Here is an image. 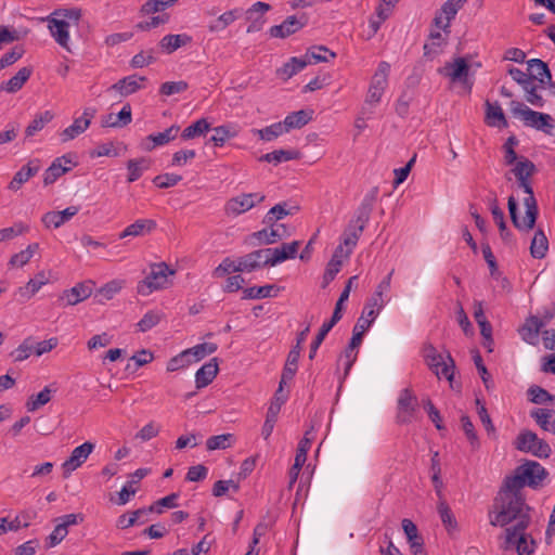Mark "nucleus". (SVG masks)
<instances>
[{
  "label": "nucleus",
  "mask_w": 555,
  "mask_h": 555,
  "mask_svg": "<svg viewBox=\"0 0 555 555\" xmlns=\"http://www.w3.org/2000/svg\"><path fill=\"white\" fill-rule=\"evenodd\" d=\"M386 87L387 85L383 81H378L372 78L365 102L370 105H376L379 103Z\"/></svg>",
  "instance_id": "338daca9"
},
{
  "label": "nucleus",
  "mask_w": 555,
  "mask_h": 555,
  "mask_svg": "<svg viewBox=\"0 0 555 555\" xmlns=\"http://www.w3.org/2000/svg\"><path fill=\"white\" fill-rule=\"evenodd\" d=\"M443 38L439 31L431 33L429 35V42H425L424 57L428 60H434L437 55H439L442 51Z\"/></svg>",
  "instance_id": "49530a36"
},
{
  "label": "nucleus",
  "mask_w": 555,
  "mask_h": 555,
  "mask_svg": "<svg viewBox=\"0 0 555 555\" xmlns=\"http://www.w3.org/2000/svg\"><path fill=\"white\" fill-rule=\"evenodd\" d=\"M496 514L490 515V524L494 527H504L513 521L516 524L507 529L526 530L531 521V507L520 490L506 488L503 482L494 500Z\"/></svg>",
  "instance_id": "f257e3e1"
},
{
  "label": "nucleus",
  "mask_w": 555,
  "mask_h": 555,
  "mask_svg": "<svg viewBox=\"0 0 555 555\" xmlns=\"http://www.w3.org/2000/svg\"><path fill=\"white\" fill-rule=\"evenodd\" d=\"M548 250V241L544 232L539 229L531 241L530 254L535 259H542L545 257Z\"/></svg>",
  "instance_id": "37998d69"
},
{
  "label": "nucleus",
  "mask_w": 555,
  "mask_h": 555,
  "mask_svg": "<svg viewBox=\"0 0 555 555\" xmlns=\"http://www.w3.org/2000/svg\"><path fill=\"white\" fill-rule=\"evenodd\" d=\"M362 339L363 338H361L360 333H352L350 343L344 351V357L347 359L346 365H345V374H348L353 362L356 361L357 352L353 353V351L362 344Z\"/></svg>",
  "instance_id": "13d9d810"
},
{
  "label": "nucleus",
  "mask_w": 555,
  "mask_h": 555,
  "mask_svg": "<svg viewBox=\"0 0 555 555\" xmlns=\"http://www.w3.org/2000/svg\"><path fill=\"white\" fill-rule=\"evenodd\" d=\"M287 400V396L283 393V389L281 387L274 393V397L270 403V406L267 412L266 421L261 429V435L264 440L269 439L271 436L274 425L278 420V415L281 411V406Z\"/></svg>",
  "instance_id": "f8f14e48"
},
{
  "label": "nucleus",
  "mask_w": 555,
  "mask_h": 555,
  "mask_svg": "<svg viewBox=\"0 0 555 555\" xmlns=\"http://www.w3.org/2000/svg\"><path fill=\"white\" fill-rule=\"evenodd\" d=\"M54 115L50 111H46L37 115L25 129L26 138L34 137L37 132L42 130L47 124L53 119Z\"/></svg>",
  "instance_id": "8fccbe9b"
},
{
  "label": "nucleus",
  "mask_w": 555,
  "mask_h": 555,
  "mask_svg": "<svg viewBox=\"0 0 555 555\" xmlns=\"http://www.w3.org/2000/svg\"><path fill=\"white\" fill-rule=\"evenodd\" d=\"M219 363L217 358L210 359L195 374L196 388L201 389L208 386L217 376Z\"/></svg>",
  "instance_id": "393cba45"
},
{
  "label": "nucleus",
  "mask_w": 555,
  "mask_h": 555,
  "mask_svg": "<svg viewBox=\"0 0 555 555\" xmlns=\"http://www.w3.org/2000/svg\"><path fill=\"white\" fill-rule=\"evenodd\" d=\"M546 476L547 472L540 463L527 460L517 466L512 475L505 476L503 482L506 483V488L513 490L521 491L526 486L537 489Z\"/></svg>",
  "instance_id": "f03ea898"
},
{
  "label": "nucleus",
  "mask_w": 555,
  "mask_h": 555,
  "mask_svg": "<svg viewBox=\"0 0 555 555\" xmlns=\"http://www.w3.org/2000/svg\"><path fill=\"white\" fill-rule=\"evenodd\" d=\"M485 121L490 127L507 128L508 122L499 102L486 101Z\"/></svg>",
  "instance_id": "b1692460"
},
{
  "label": "nucleus",
  "mask_w": 555,
  "mask_h": 555,
  "mask_svg": "<svg viewBox=\"0 0 555 555\" xmlns=\"http://www.w3.org/2000/svg\"><path fill=\"white\" fill-rule=\"evenodd\" d=\"M467 2V0H448L446 1L440 12L435 16L434 22L436 26L443 29L450 26V22L455 17L459 10Z\"/></svg>",
  "instance_id": "dca6fc26"
},
{
  "label": "nucleus",
  "mask_w": 555,
  "mask_h": 555,
  "mask_svg": "<svg viewBox=\"0 0 555 555\" xmlns=\"http://www.w3.org/2000/svg\"><path fill=\"white\" fill-rule=\"evenodd\" d=\"M63 164H72V160L66 156L57 157L53 160L50 167L44 171V185L54 183L61 176L70 170V167H66Z\"/></svg>",
  "instance_id": "cd10ccee"
},
{
  "label": "nucleus",
  "mask_w": 555,
  "mask_h": 555,
  "mask_svg": "<svg viewBox=\"0 0 555 555\" xmlns=\"http://www.w3.org/2000/svg\"><path fill=\"white\" fill-rule=\"evenodd\" d=\"M299 157L300 153L295 150H275L273 152L260 156L259 160L273 163L274 165H278L283 162L298 159Z\"/></svg>",
  "instance_id": "ea45409f"
},
{
  "label": "nucleus",
  "mask_w": 555,
  "mask_h": 555,
  "mask_svg": "<svg viewBox=\"0 0 555 555\" xmlns=\"http://www.w3.org/2000/svg\"><path fill=\"white\" fill-rule=\"evenodd\" d=\"M511 112L515 117H519L525 126L537 128L538 113L519 101H512L509 103Z\"/></svg>",
  "instance_id": "bb28decb"
},
{
  "label": "nucleus",
  "mask_w": 555,
  "mask_h": 555,
  "mask_svg": "<svg viewBox=\"0 0 555 555\" xmlns=\"http://www.w3.org/2000/svg\"><path fill=\"white\" fill-rule=\"evenodd\" d=\"M93 449L94 444L89 441L76 447L69 457L62 464L63 477L68 478L74 470L80 467L92 453Z\"/></svg>",
  "instance_id": "9b49d317"
},
{
  "label": "nucleus",
  "mask_w": 555,
  "mask_h": 555,
  "mask_svg": "<svg viewBox=\"0 0 555 555\" xmlns=\"http://www.w3.org/2000/svg\"><path fill=\"white\" fill-rule=\"evenodd\" d=\"M91 294L92 288L89 285L85 283H78L70 289L65 291L61 299L65 300L66 305L74 306L89 298Z\"/></svg>",
  "instance_id": "c756f323"
},
{
  "label": "nucleus",
  "mask_w": 555,
  "mask_h": 555,
  "mask_svg": "<svg viewBox=\"0 0 555 555\" xmlns=\"http://www.w3.org/2000/svg\"><path fill=\"white\" fill-rule=\"evenodd\" d=\"M378 188H372L364 198L362 199L360 206L357 208L354 217L349 221V223H353L357 227H361V229H365L371 214L373 211L374 203L377 199Z\"/></svg>",
  "instance_id": "ddd939ff"
},
{
  "label": "nucleus",
  "mask_w": 555,
  "mask_h": 555,
  "mask_svg": "<svg viewBox=\"0 0 555 555\" xmlns=\"http://www.w3.org/2000/svg\"><path fill=\"white\" fill-rule=\"evenodd\" d=\"M438 514L440 516L441 522L447 529L449 533H452L453 531L457 530V521L448 505V503L444 500H440L438 504Z\"/></svg>",
  "instance_id": "a18cd8bd"
},
{
  "label": "nucleus",
  "mask_w": 555,
  "mask_h": 555,
  "mask_svg": "<svg viewBox=\"0 0 555 555\" xmlns=\"http://www.w3.org/2000/svg\"><path fill=\"white\" fill-rule=\"evenodd\" d=\"M272 291L279 292V287L275 285L248 287L243 291V299H261L276 296V293L272 294Z\"/></svg>",
  "instance_id": "de8ad7c7"
},
{
  "label": "nucleus",
  "mask_w": 555,
  "mask_h": 555,
  "mask_svg": "<svg viewBox=\"0 0 555 555\" xmlns=\"http://www.w3.org/2000/svg\"><path fill=\"white\" fill-rule=\"evenodd\" d=\"M263 249H257L238 258V269L242 272H253L269 266Z\"/></svg>",
  "instance_id": "6ab92c4d"
},
{
  "label": "nucleus",
  "mask_w": 555,
  "mask_h": 555,
  "mask_svg": "<svg viewBox=\"0 0 555 555\" xmlns=\"http://www.w3.org/2000/svg\"><path fill=\"white\" fill-rule=\"evenodd\" d=\"M210 129L209 122L205 118H201L193 122L192 125L188 126L182 131V139L183 140H191L196 137L205 134Z\"/></svg>",
  "instance_id": "6e6d98bb"
},
{
  "label": "nucleus",
  "mask_w": 555,
  "mask_h": 555,
  "mask_svg": "<svg viewBox=\"0 0 555 555\" xmlns=\"http://www.w3.org/2000/svg\"><path fill=\"white\" fill-rule=\"evenodd\" d=\"M179 498V493H171L165 498H162L154 502L151 506L147 507L149 513H157L162 514L164 508H175L178 506L177 500Z\"/></svg>",
  "instance_id": "69168bd1"
},
{
  "label": "nucleus",
  "mask_w": 555,
  "mask_h": 555,
  "mask_svg": "<svg viewBox=\"0 0 555 555\" xmlns=\"http://www.w3.org/2000/svg\"><path fill=\"white\" fill-rule=\"evenodd\" d=\"M487 203H488L489 208L491 210L493 220H494V222L496 223V225H498V228L500 230V234L504 235V232H505L504 212L499 207L498 197H496V194L494 192H490L489 193V195L487 196Z\"/></svg>",
  "instance_id": "3c124183"
},
{
  "label": "nucleus",
  "mask_w": 555,
  "mask_h": 555,
  "mask_svg": "<svg viewBox=\"0 0 555 555\" xmlns=\"http://www.w3.org/2000/svg\"><path fill=\"white\" fill-rule=\"evenodd\" d=\"M530 416L541 429L555 435V410L537 408L530 411Z\"/></svg>",
  "instance_id": "a878e982"
},
{
  "label": "nucleus",
  "mask_w": 555,
  "mask_h": 555,
  "mask_svg": "<svg viewBox=\"0 0 555 555\" xmlns=\"http://www.w3.org/2000/svg\"><path fill=\"white\" fill-rule=\"evenodd\" d=\"M145 76L130 75L119 79L116 83L112 85L108 90L118 92L121 96H128L135 93L143 88L141 82H145Z\"/></svg>",
  "instance_id": "a211bd4d"
},
{
  "label": "nucleus",
  "mask_w": 555,
  "mask_h": 555,
  "mask_svg": "<svg viewBox=\"0 0 555 555\" xmlns=\"http://www.w3.org/2000/svg\"><path fill=\"white\" fill-rule=\"evenodd\" d=\"M180 130V127L178 125H172L168 129H166L163 132L153 133L146 137L147 141H151L153 144L151 146H146L145 149L147 151H151L159 145H165L169 143L170 141L175 140L178 135V132Z\"/></svg>",
  "instance_id": "c9c22d12"
},
{
  "label": "nucleus",
  "mask_w": 555,
  "mask_h": 555,
  "mask_svg": "<svg viewBox=\"0 0 555 555\" xmlns=\"http://www.w3.org/2000/svg\"><path fill=\"white\" fill-rule=\"evenodd\" d=\"M423 357L429 366V369L440 378L446 377L448 380L452 382L454 375V361L452 357L448 353L447 359L450 364H448L441 353L437 351V349L431 344H425L423 347Z\"/></svg>",
  "instance_id": "423d86ee"
},
{
  "label": "nucleus",
  "mask_w": 555,
  "mask_h": 555,
  "mask_svg": "<svg viewBox=\"0 0 555 555\" xmlns=\"http://www.w3.org/2000/svg\"><path fill=\"white\" fill-rule=\"evenodd\" d=\"M528 64V76L532 77L533 80H537L541 87L548 86L550 88H554L555 85L552 81V75L550 73L548 66L545 62L539 59H532L527 62Z\"/></svg>",
  "instance_id": "f3484780"
},
{
  "label": "nucleus",
  "mask_w": 555,
  "mask_h": 555,
  "mask_svg": "<svg viewBox=\"0 0 555 555\" xmlns=\"http://www.w3.org/2000/svg\"><path fill=\"white\" fill-rule=\"evenodd\" d=\"M50 16L59 18L61 21L63 20V22H65L69 26H78L81 18V10L77 8L57 9L54 10Z\"/></svg>",
  "instance_id": "864d4df0"
},
{
  "label": "nucleus",
  "mask_w": 555,
  "mask_h": 555,
  "mask_svg": "<svg viewBox=\"0 0 555 555\" xmlns=\"http://www.w3.org/2000/svg\"><path fill=\"white\" fill-rule=\"evenodd\" d=\"M38 248H39V245L37 243L28 245L26 249L21 250L17 254H14L11 257L9 264L12 267L25 266L26 263L29 262V260L31 259V257L34 256V254L37 251Z\"/></svg>",
  "instance_id": "052dcab7"
},
{
  "label": "nucleus",
  "mask_w": 555,
  "mask_h": 555,
  "mask_svg": "<svg viewBox=\"0 0 555 555\" xmlns=\"http://www.w3.org/2000/svg\"><path fill=\"white\" fill-rule=\"evenodd\" d=\"M156 227L157 223L153 219H138L119 233V238L144 236L153 232Z\"/></svg>",
  "instance_id": "5701e85b"
},
{
  "label": "nucleus",
  "mask_w": 555,
  "mask_h": 555,
  "mask_svg": "<svg viewBox=\"0 0 555 555\" xmlns=\"http://www.w3.org/2000/svg\"><path fill=\"white\" fill-rule=\"evenodd\" d=\"M379 311L380 310H377L376 306H371V304L366 301L361 317L353 326L352 333H360L361 338H363L365 332L371 327Z\"/></svg>",
  "instance_id": "c85d7f7f"
},
{
  "label": "nucleus",
  "mask_w": 555,
  "mask_h": 555,
  "mask_svg": "<svg viewBox=\"0 0 555 555\" xmlns=\"http://www.w3.org/2000/svg\"><path fill=\"white\" fill-rule=\"evenodd\" d=\"M132 120L131 106L129 104L124 105L120 112L115 115L113 113L104 116L102 120L103 127L121 128L129 125Z\"/></svg>",
  "instance_id": "7c9ffc66"
},
{
  "label": "nucleus",
  "mask_w": 555,
  "mask_h": 555,
  "mask_svg": "<svg viewBox=\"0 0 555 555\" xmlns=\"http://www.w3.org/2000/svg\"><path fill=\"white\" fill-rule=\"evenodd\" d=\"M307 22L308 17L306 14H302L300 17L292 15L286 17L282 24L272 26L269 29V34L272 38L284 39L304 28L307 25Z\"/></svg>",
  "instance_id": "4468645a"
},
{
  "label": "nucleus",
  "mask_w": 555,
  "mask_h": 555,
  "mask_svg": "<svg viewBox=\"0 0 555 555\" xmlns=\"http://www.w3.org/2000/svg\"><path fill=\"white\" fill-rule=\"evenodd\" d=\"M31 73V67H22L12 78H10L7 82L0 85V90H5L9 93L17 92L29 79Z\"/></svg>",
  "instance_id": "72a5a7b5"
},
{
  "label": "nucleus",
  "mask_w": 555,
  "mask_h": 555,
  "mask_svg": "<svg viewBox=\"0 0 555 555\" xmlns=\"http://www.w3.org/2000/svg\"><path fill=\"white\" fill-rule=\"evenodd\" d=\"M534 540L526 533V530H505V541L502 546L504 550L516 548L518 555H532L534 552Z\"/></svg>",
  "instance_id": "6e6552de"
},
{
  "label": "nucleus",
  "mask_w": 555,
  "mask_h": 555,
  "mask_svg": "<svg viewBox=\"0 0 555 555\" xmlns=\"http://www.w3.org/2000/svg\"><path fill=\"white\" fill-rule=\"evenodd\" d=\"M79 211L78 206H69L62 211H48L42 216V223L47 228H60L66 221L70 220Z\"/></svg>",
  "instance_id": "412c9836"
},
{
  "label": "nucleus",
  "mask_w": 555,
  "mask_h": 555,
  "mask_svg": "<svg viewBox=\"0 0 555 555\" xmlns=\"http://www.w3.org/2000/svg\"><path fill=\"white\" fill-rule=\"evenodd\" d=\"M218 346L214 343L198 344L192 348L186 349L189 358L194 357V361H199L208 354L214 353Z\"/></svg>",
  "instance_id": "0e129e2a"
},
{
  "label": "nucleus",
  "mask_w": 555,
  "mask_h": 555,
  "mask_svg": "<svg viewBox=\"0 0 555 555\" xmlns=\"http://www.w3.org/2000/svg\"><path fill=\"white\" fill-rule=\"evenodd\" d=\"M300 353L298 352V347H293L287 354V359L282 372L281 380L279 387L283 389L284 384L288 380H292L298 369V360Z\"/></svg>",
  "instance_id": "473e14b6"
},
{
  "label": "nucleus",
  "mask_w": 555,
  "mask_h": 555,
  "mask_svg": "<svg viewBox=\"0 0 555 555\" xmlns=\"http://www.w3.org/2000/svg\"><path fill=\"white\" fill-rule=\"evenodd\" d=\"M192 41V38L188 35H166L163 37V39L159 41L160 49L170 54L178 50L179 48L190 43Z\"/></svg>",
  "instance_id": "e433bc0d"
},
{
  "label": "nucleus",
  "mask_w": 555,
  "mask_h": 555,
  "mask_svg": "<svg viewBox=\"0 0 555 555\" xmlns=\"http://www.w3.org/2000/svg\"><path fill=\"white\" fill-rule=\"evenodd\" d=\"M327 54L333 59L336 56V54L326 47L315 46L307 51L304 59L310 61V63L327 62Z\"/></svg>",
  "instance_id": "680f3d73"
},
{
  "label": "nucleus",
  "mask_w": 555,
  "mask_h": 555,
  "mask_svg": "<svg viewBox=\"0 0 555 555\" xmlns=\"http://www.w3.org/2000/svg\"><path fill=\"white\" fill-rule=\"evenodd\" d=\"M150 273L137 285L138 294L149 296L155 291L166 288L170 283L168 278L176 274L166 262L152 263Z\"/></svg>",
  "instance_id": "7ed1b4c3"
},
{
  "label": "nucleus",
  "mask_w": 555,
  "mask_h": 555,
  "mask_svg": "<svg viewBox=\"0 0 555 555\" xmlns=\"http://www.w3.org/2000/svg\"><path fill=\"white\" fill-rule=\"evenodd\" d=\"M513 444L516 450L530 453L539 459H547L552 453L550 444L529 429H522L515 438Z\"/></svg>",
  "instance_id": "20e7f679"
},
{
  "label": "nucleus",
  "mask_w": 555,
  "mask_h": 555,
  "mask_svg": "<svg viewBox=\"0 0 555 555\" xmlns=\"http://www.w3.org/2000/svg\"><path fill=\"white\" fill-rule=\"evenodd\" d=\"M417 398L413 392L405 388L400 392L397 405V423L409 424L415 418L417 410Z\"/></svg>",
  "instance_id": "9d476101"
},
{
  "label": "nucleus",
  "mask_w": 555,
  "mask_h": 555,
  "mask_svg": "<svg viewBox=\"0 0 555 555\" xmlns=\"http://www.w3.org/2000/svg\"><path fill=\"white\" fill-rule=\"evenodd\" d=\"M535 170L534 164L526 157H520L513 168V173L517 180L529 179Z\"/></svg>",
  "instance_id": "bf43d9fd"
},
{
  "label": "nucleus",
  "mask_w": 555,
  "mask_h": 555,
  "mask_svg": "<svg viewBox=\"0 0 555 555\" xmlns=\"http://www.w3.org/2000/svg\"><path fill=\"white\" fill-rule=\"evenodd\" d=\"M150 166V162L145 158L140 159H130L127 163L128 169V182L137 181L143 173L144 169H147Z\"/></svg>",
  "instance_id": "4d7b16f0"
},
{
  "label": "nucleus",
  "mask_w": 555,
  "mask_h": 555,
  "mask_svg": "<svg viewBox=\"0 0 555 555\" xmlns=\"http://www.w3.org/2000/svg\"><path fill=\"white\" fill-rule=\"evenodd\" d=\"M393 272L395 270L392 269L377 285L372 297L367 299V302H370L371 306H376L377 310H382L385 305L383 295L390 288Z\"/></svg>",
  "instance_id": "a19ab883"
},
{
  "label": "nucleus",
  "mask_w": 555,
  "mask_h": 555,
  "mask_svg": "<svg viewBox=\"0 0 555 555\" xmlns=\"http://www.w3.org/2000/svg\"><path fill=\"white\" fill-rule=\"evenodd\" d=\"M147 508H139L130 514H122L118 517L117 526L127 529L135 524H144L147 521Z\"/></svg>",
  "instance_id": "58836bf2"
},
{
  "label": "nucleus",
  "mask_w": 555,
  "mask_h": 555,
  "mask_svg": "<svg viewBox=\"0 0 555 555\" xmlns=\"http://www.w3.org/2000/svg\"><path fill=\"white\" fill-rule=\"evenodd\" d=\"M279 228L285 229L284 224L270 227V229H262L260 231L254 232L249 235V240H257L259 244L270 245L274 244L283 237V234L280 232Z\"/></svg>",
  "instance_id": "f704fd0d"
},
{
  "label": "nucleus",
  "mask_w": 555,
  "mask_h": 555,
  "mask_svg": "<svg viewBox=\"0 0 555 555\" xmlns=\"http://www.w3.org/2000/svg\"><path fill=\"white\" fill-rule=\"evenodd\" d=\"M312 109H300L288 114L282 121L285 126L286 132L292 129H300L312 119Z\"/></svg>",
  "instance_id": "2f4dec72"
},
{
  "label": "nucleus",
  "mask_w": 555,
  "mask_h": 555,
  "mask_svg": "<svg viewBox=\"0 0 555 555\" xmlns=\"http://www.w3.org/2000/svg\"><path fill=\"white\" fill-rule=\"evenodd\" d=\"M284 132H286V130H285V126L283 125L282 121L272 124L262 129H253L254 134L258 135V138L260 140L268 141V142L275 140L280 135H282Z\"/></svg>",
  "instance_id": "09e8293b"
},
{
  "label": "nucleus",
  "mask_w": 555,
  "mask_h": 555,
  "mask_svg": "<svg viewBox=\"0 0 555 555\" xmlns=\"http://www.w3.org/2000/svg\"><path fill=\"white\" fill-rule=\"evenodd\" d=\"M46 282L44 274L39 273L35 279H30L25 287H21L18 293L21 297L29 299L41 288L42 285L46 284Z\"/></svg>",
  "instance_id": "e2e57ef3"
},
{
  "label": "nucleus",
  "mask_w": 555,
  "mask_h": 555,
  "mask_svg": "<svg viewBox=\"0 0 555 555\" xmlns=\"http://www.w3.org/2000/svg\"><path fill=\"white\" fill-rule=\"evenodd\" d=\"M48 27L49 30L54 38V40L67 51H70L68 47L69 41V25L63 22V20L54 18L52 16L48 17Z\"/></svg>",
  "instance_id": "4be33fe9"
},
{
  "label": "nucleus",
  "mask_w": 555,
  "mask_h": 555,
  "mask_svg": "<svg viewBox=\"0 0 555 555\" xmlns=\"http://www.w3.org/2000/svg\"><path fill=\"white\" fill-rule=\"evenodd\" d=\"M289 214L291 211L286 209V203L276 204L267 212L263 218V223L268 227H272L278 220H281Z\"/></svg>",
  "instance_id": "774afa93"
},
{
  "label": "nucleus",
  "mask_w": 555,
  "mask_h": 555,
  "mask_svg": "<svg viewBox=\"0 0 555 555\" xmlns=\"http://www.w3.org/2000/svg\"><path fill=\"white\" fill-rule=\"evenodd\" d=\"M470 66L464 57H456L452 63H446V65L438 69V73L449 77L452 82L462 83L468 92L472 91L473 81L469 79Z\"/></svg>",
  "instance_id": "0eeeda50"
},
{
  "label": "nucleus",
  "mask_w": 555,
  "mask_h": 555,
  "mask_svg": "<svg viewBox=\"0 0 555 555\" xmlns=\"http://www.w3.org/2000/svg\"><path fill=\"white\" fill-rule=\"evenodd\" d=\"M240 15V10L234 9L224 12L217 20L212 21L208 25L210 33H220L231 25Z\"/></svg>",
  "instance_id": "c03bdc74"
},
{
  "label": "nucleus",
  "mask_w": 555,
  "mask_h": 555,
  "mask_svg": "<svg viewBox=\"0 0 555 555\" xmlns=\"http://www.w3.org/2000/svg\"><path fill=\"white\" fill-rule=\"evenodd\" d=\"M524 203L526 206V216L522 220H520L517 216L518 204L514 196L508 197L507 207L514 227L517 228L519 231H530L534 228L537 217L539 214L537 202L533 194L528 195V197L525 198Z\"/></svg>",
  "instance_id": "39448f33"
},
{
  "label": "nucleus",
  "mask_w": 555,
  "mask_h": 555,
  "mask_svg": "<svg viewBox=\"0 0 555 555\" xmlns=\"http://www.w3.org/2000/svg\"><path fill=\"white\" fill-rule=\"evenodd\" d=\"M544 323L538 317H530L520 328L522 339L527 343H533L539 335V332Z\"/></svg>",
  "instance_id": "79ce46f5"
},
{
  "label": "nucleus",
  "mask_w": 555,
  "mask_h": 555,
  "mask_svg": "<svg viewBox=\"0 0 555 555\" xmlns=\"http://www.w3.org/2000/svg\"><path fill=\"white\" fill-rule=\"evenodd\" d=\"M266 196L262 193H247L241 194L230 198L224 206V212L228 216H240L253 207L256 204L263 202Z\"/></svg>",
  "instance_id": "1a4fd4ad"
},
{
  "label": "nucleus",
  "mask_w": 555,
  "mask_h": 555,
  "mask_svg": "<svg viewBox=\"0 0 555 555\" xmlns=\"http://www.w3.org/2000/svg\"><path fill=\"white\" fill-rule=\"evenodd\" d=\"M95 114L96 109L94 107H86L83 109L82 116L76 118L69 127L65 128L61 132L62 141L66 142L73 140L82 132H85L89 128L91 120L95 116Z\"/></svg>",
  "instance_id": "2eb2a0df"
},
{
  "label": "nucleus",
  "mask_w": 555,
  "mask_h": 555,
  "mask_svg": "<svg viewBox=\"0 0 555 555\" xmlns=\"http://www.w3.org/2000/svg\"><path fill=\"white\" fill-rule=\"evenodd\" d=\"M41 169L39 159H31L25 166H23L13 177L9 184V189L17 191L21 186L27 182L31 177L36 176Z\"/></svg>",
  "instance_id": "aec40b11"
},
{
  "label": "nucleus",
  "mask_w": 555,
  "mask_h": 555,
  "mask_svg": "<svg viewBox=\"0 0 555 555\" xmlns=\"http://www.w3.org/2000/svg\"><path fill=\"white\" fill-rule=\"evenodd\" d=\"M308 64H310V61L304 57L294 56L287 63H285L284 66L278 70V73L284 78L288 79L298 72L302 70Z\"/></svg>",
  "instance_id": "603ef678"
},
{
  "label": "nucleus",
  "mask_w": 555,
  "mask_h": 555,
  "mask_svg": "<svg viewBox=\"0 0 555 555\" xmlns=\"http://www.w3.org/2000/svg\"><path fill=\"white\" fill-rule=\"evenodd\" d=\"M363 231L364 230L361 229V227H357L353 223H348L341 236V243L345 247H347L346 257L352 253V249L357 246V243Z\"/></svg>",
  "instance_id": "4c0bfd02"
},
{
  "label": "nucleus",
  "mask_w": 555,
  "mask_h": 555,
  "mask_svg": "<svg viewBox=\"0 0 555 555\" xmlns=\"http://www.w3.org/2000/svg\"><path fill=\"white\" fill-rule=\"evenodd\" d=\"M52 390L49 386H46L39 393L31 395L27 402L26 409L28 412H35L51 400Z\"/></svg>",
  "instance_id": "5fc2aeb1"
}]
</instances>
